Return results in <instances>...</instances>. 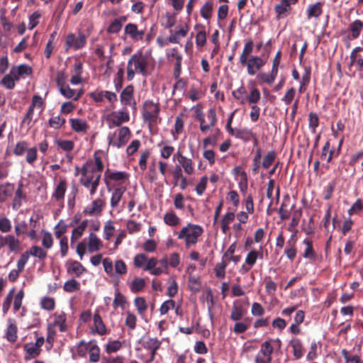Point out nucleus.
I'll list each match as a JSON object with an SVG mask.
<instances>
[{
  "instance_id": "nucleus-58",
  "label": "nucleus",
  "mask_w": 363,
  "mask_h": 363,
  "mask_svg": "<svg viewBox=\"0 0 363 363\" xmlns=\"http://www.w3.org/2000/svg\"><path fill=\"white\" fill-rule=\"evenodd\" d=\"M196 118L200 122V130L203 133H207V131L210 129V125L206 124L205 118L203 112L201 110L196 111Z\"/></svg>"
},
{
  "instance_id": "nucleus-31",
  "label": "nucleus",
  "mask_w": 363,
  "mask_h": 363,
  "mask_svg": "<svg viewBox=\"0 0 363 363\" xmlns=\"http://www.w3.org/2000/svg\"><path fill=\"white\" fill-rule=\"evenodd\" d=\"M278 73L272 70L270 73L259 72L257 74V79L261 82L272 84L276 79Z\"/></svg>"
},
{
  "instance_id": "nucleus-25",
  "label": "nucleus",
  "mask_w": 363,
  "mask_h": 363,
  "mask_svg": "<svg viewBox=\"0 0 363 363\" xmlns=\"http://www.w3.org/2000/svg\"><path fill=\"white\" fill-rule=\"evenodd\" d=\"M14 189L13 184L7 182L0 184V203H4L8 198L11 196Z\"/></svg>"
},
{
  "instance_id": "nucleus-54",
  "label": "nucleus",
  "mask_w": 363,
  "mask_h": 363,
  "mask_svg": "<svg viewBox=\"0 0 363 363\" xmlns=\"http://www.w3.org/2000/svg\"><path fill=\"white\" fill-rule=\"evenodd\" d=\"M134 305L140 315H143L147 309V303L145 298L139 296L134 299Z\"/></svg>"
},
{
  "instance_id": "nucleus-8",
  "label": "nucleus",
  "mask_w": 363,
  "mask_h": 363,
  "mask_svg": "<svg viewBox=\"0 0 363 363\" xmlns=\"http://www.w3.org/2000/svg\"><path fill=\"white\" fill-rule=\"evenodd\" d=\"M246 64L241 65L245 66L247 72L249 75L253 76L256 74L257 72L260 70L266 64V61L259 56L254 55L246 60Z\"/></svg>"
},
{
  "instance_id": "nucleus-6",
  "label": "nucleus",
  "mask_w": 363,
  "mask_h": 363,
  "mask_svg": "<svg viewBox=\"0 0 363 363\" xmlns=\"http://www.w3.org/2000/svg\"><path fill=\"white\" fill-rule=\"evenodd\" d=\"M116 133H110L108 136V145L121 148L126 145L130 138L131 133L128 127L123 126L118 129V138L114 140Z\"/></svg>"
},
{
  "instance_id": "nucleus-10",
  "label": "nucleus",
  "mask_w": 363,
  "mask_h": 363,
  "mask_svg": "<svg viewBox=\"0 0 363 363\" xmlns=\"http://www.w3.org/2000/svg\"><path fill=\"white\" fill-rule=\"evenodd\" d=\"M247 313V310L240 301H235L230 309V319L232 321H240Z\"/></svg>"
},
{
  "instance_id": "nucleus-63",
  "label": "nucleus",
  "mask_w": 363,
  "mask_h": 363,
  "mask_svg": "<svg viewBox=\"0 0 363 363\" xmlns=\"http://www.w3.org/2000/svg\"><path fill=\"white\" fill-rule=\"evenodd\" d=\"M26 161L29 164H33L38 158V150L35 147H28L26 150Z\"/></svg>"
},
{
  "instance_id": "nucleus-55",
  "label": "nucleus",
  "mask_w": 363,
  "mask_h": 363,
  "mask_svg": "<svg viewBox=\"0 0 363 363\" xmlns=\"http://www.w3.org/2000/svg\"><path fill=\"white\" fill-rule=\"evenodd\" d=\"M264 283L266 293L269 296H274L277 291V284L270 277L264 278Z\"/></svg>"
},
{
  "instance_id": "nucleus-26",
  "label": "nucleus",
  "mask_w": 363,
  "mask_h": 363,
  "mask_svg": "<svg viewBox=\"0 0 363 363\" xmlns=\"http://www.w3.org/2000/svg\"><path fill=\"white\" fill-rule=\"evenodd\" d=\"M290 345L293 348V354L295 359H301L304 353V348L301 340L298 338H294L291 340Z\"/></svg>"
},
{
  "instance_id": "nucleus-50",
  "label": "nucleus",
  "mask_w": 363,
  "mask_h": 363,
  "mask_svg": "<svg viewBox=\"0 0 363 363\" xmlns=\"http://www.w3.org/2000/svg\"><path fill=\"white\" fill-rule=\"evenodd\" d=\"M63 289L66 292L72 293L80 289V284L74 279H72L64 284Z\"/></svg>"
},
{
  "instance_id": "nucleus-38",
  "label": "nucleus",
  "mask_w": 363,
  "mask_h": 363,
  "mask_svg": "<svg viewBox=\"0 0 363 363\" xmlns=\"http://www.w3.org/2000/svg\"><path fill=\"white\" fill-rule=\"evenodd\" d=\"M24 350L28 355V357H25L26 360L38 357L41 352V349L35 347L33 342L26 344L24 345Z\"/></svg>"
},
{
  "instance_id": "nucleus-47",
  "label": "nucleus",
  "mask_w": 363,
  "mask_h": 363,
  "mask_svg": "<svg viewBox=\"0 0 363 363\" xmlns=\"http://www.w3.org/2000/svg\"><path fill=\"white\" fill-rule=\"evenodd\" d=\"M115 297L113 302V306L115 309L118 307L124 308L126 304V298L120 292L118 289L115 290L114 293Z\"/></svg>"
},
{
  "instance_id": "nucleus-12",
  "label": "nucleus",
  "mask_w": 363,
  "mask_h": 363,
  "mask_svg": "<svg viewBox=\"0 0 363 363\" xmlns=\"http://www.w3.org/2000/svg\"><path fill=\"white\" fill-rule=\"evenodd\" d=\"M2 247H8L9 251L16 252L21 247L20 240L13 235H1Z\"/></svg>"
},
{
  "instance_id": "nucleus-30",
  "label": "nucleus",
  "mask_w": 363,
  "mask_h": 363,
  "mask_svg": "<svg viewBox=\"0 0 363 363\" xmlns=\"http://www.w3.org/2000/svg\"><path fill=\"white\" fill-rule=\"evenodd\" d=\"M250 327V322L249 318H245L243 320L235 321L234 327L231 328V331L234 333L239 335L246 332Z\"/></svg>"
},
{
  "instance_id": "nucleus-41",
  "label": "nucleus",
  "mask_w": 363,
  "mask_h": 363,
  "mask_svg": "<svg viewBox=\"0 0 363 363\" xmlns=\"http://www.w3.org/2000/svg\"><path fill=\"white\" fill-rule=\"evenodd\" d=\"M213 3L211 0L207 1L203 6L201 8L200 13L201 16L206 19L208 20L211 18L213 14Z\"/></svg>"
},
{
  "instance_id": "nucleus-21",
  "label": "nucleus",
  "mask_w": 363,
  "mask_h": 363,
  "mask_svg": "<svg viewBox=\"0 0 363 363\" xmlns=\"http://www.w3.org/2000/svg\"><path fill=\"white\" fill-rule=\"evenodd\" d=\"M88 239L87 247L89 253L99 250L103 246L102 241L94 233H89Z\"/></svg>"
},
{
  "instance_id": "nucleus-34",
  "label": "nucleus",
  "mask_w": 363,
  "mask_h": 363,
  "mask_svg": "<svg viewBox=\"0 0 363 363\" xmlns=\"http://www.w3.org/2000/svg\"><path fill=\"white\" fill-rule=\"evenodd\" d=\"M55 143L57 147L67 152H72L74 148V143L72 140L57 138Z\"/></svg>"
},
{
  "instance_id": "nucleus-14",
  "label": "nucleus",
  "mask_w": 363,
  "mask_h": 363,
  "mask_svg": "<svg viewBox=\"0 0 363 363\" xmlns=\"http://www.w3.org/2000/svg\"><path fill=\"white\" fill-rule=\"evenodd\" d=\"M15 67H12L9 73L6 74L0 81V84L8 89H13L15 87L16 82L19 80L15 75Z\"/></svg>"
},
{
  "instance_id": "nucleus-44",
  "label": "nucleus",
  "mask_w": 363,
  "mask_h": 363,
  "mask_svg": "<svg viewBox=\"0 0 363 363\" xmlns=\"http://www.w3.org/2000/svg\"><path fill=\"white\" fill-rule=\"evenodd\" d=\"M201 28L202 30H199L196 36V44L198 47H203L206 43V33L204 30V27L200 24H196L194 27L195 29Z\"/></svg>"
},
{
  "instance_id": "nucleus-51",
  "label": "nucleus",
  "mask_w": 363,
  "mask_h": 363,
  "mask_svg": "<svg viewBox=\"0 0 363 363\" xmlns=\"http://www.w3.org/2000/svg\"><path fill=\"white\" fill-rule=\"evenodd\" d=\"M28 253L30 255H32L35 257H37L40 259H45L47 257V252L44 250L42 247L35 245L32 246Z\"/></svg>"
},
{
  "instance_id": "nucleus-46",
  "label": "nucleus",
  "mask_w": 363,
  "mask_h": 363,
  "mask_svg": "<svg viewBox=\"0 0 363 363\" xmlns=\"http://www.w3.org/2000/svg\"><path fill=\"white\" fill-rule=\"evenodd\" d=\"M89 362H98L100 359V348L96 344L89 343Z\"/></svg>"
},
{
  "instance_id": "nucleus-23",
  "label": "nucleus",
  "mask_w": 363,
  "mask_h": 363,
  "mask_svg": "<svg viewBox=\"0 0 363 363\" xmlns=\"http://www.w3.org/2000/svg\"><path fill=\"white\" fill-rule=\"evenodd\" d=\"M26 199V195L23 192V184L20 183L15 191V196L13 199L12 208L18 210L22 205V201Z\"/></svg>"
},
{
  "instance_id": "nucleus-18",
  "label": "nucleus",
  "mask_w": 363,
  "mask_h": 363,
  "mask_svg": "<svg viewBox=\"0 0 363 363\" xmlns=\"http://www.w3.org/2000/svg\"><path fill=\"white\" fill-rule=\"evenodd\" d=\"M177 157L179 163L183 167L184 172L188 174H192L194 172V169L191 159L184 156L180 152H177Z\"/></svg>"
},
{
  "instance_id": "nucleus-32",
  "label": "nucleus",
  "mask_w": 363,
  "mask_h": 363,
  "mask_svg": "<svg viewBox=\"0 0 363 363\" xmlns=\"http://www.w3.org/2000/svg\"><path fill=\"white\" fill-rule=\"evenodd\" d=\"M363 29V22L357 19L350 24L349 30L351 33L352 39H357L360 35Z\"/></svg>"
},
{
  "instance_id": "nucleus-59",
  "label": "nucleus",
  "mask_w": 363,
  "mask_h": 363,
  "mask_svg": "<svg viewBox=\"0 0 363 363\" xmlns=\"http://www.w3.org/2000/svg\"><path fill=\"white\" fill-rule=\"evenodd\" d=\"M277 154L275 151L272 150L267 153V155L264 157L263 161L262 163V167L264 169H268L274 162L276 159Z\"/></svg>"
},
{
  "instance_id": "nucleus-35",
  "label": "nucleus",
  "mask_w": 363,
  "mask_h": 363,
  "mask_svg": "<svg viewBox=\"0 0 363 363\" xmlns=\"http://www.w3.org/2000/svg\"><path fill=\"white\" fill-rule=\"evenodd\" d=\"M235 213L233 212H228L224 215L220 221L222 232L226 234L229 230V225L234 220Z\"/></svg>"
},
{
  "instance_id": "nucleus-60",
  "label": "nucleus",
  "mask_w": 363,
  "mask_h": 363,
  "mask_svg": "<svg viewBox=\"0 0 363 363\" xmlns=\"http://www.w3.org/2000/svg\"><path fill=\"white\" fill-rule=\"evenodd\" d=\"M308 127L313 133L316 131V128L319 125V118L317 113L311 112L308 114Z\"/></svg>"
},
{
  "instance_id": "nucleus-11",
  "label": "nucleus",
  "mask_w": 363,
  "mask_h": 363,
  "mask_svg": "<svg viewBox=\"0 0 363 363\" xmlns=\"http://www.w3.org/2000/svg\"><path fill=\"white\" fill-rule=\"evenodd\" d=\"M106 205L105 200L102 199H97L94 200L91 203L86 206L83 213L89 216H100L103 211V209Z\"/></svg>"
},
{
  "instance_id": "nucleus-5",
  "label": "nucleus",
  "mask_w": 363,
  "mask_h": 363,
  "mask_svg": "<svg viewBox=\"0 0 363 363\" xmlns=\"http://www.w3.org/2000/svg\"><path fill=\"white\" fill-rule=\"evenodd\" d=\"M88 36L89 34L82 31L78 33V35L73 33H68L65 38V50L67 51L69 49L79 50L84 48L86 45Z\"/></svg>"
},
{
  "instance_id": "nucleus-37",
  "label": "nucleus",
  "mask_w": 363,
  "mask_h": 363,
  "mask_svg": "<svg viewBox=\"0 0 363 363\" xmlns=\"http://www.w3.org/2000/svg\"><path fill=\"white\" fill-rule=\"evenodd\" d=\"M125 191V188L124 187H118L114 189L111 198V206L112 208L118 206Z\"/></svg>"
},
{
  "instance_id": "nucleus-61",
  "label": "nucleus",
  "mask_w": 363,
  "mask_h": 363,
  "mask_svg": "<svg viewBox=\"0 0 363 363\" xmlns=\"http://www.w3.org/2000/svg\"><path fill=\"white\" fill-rule=\"evenodd\" d=\"M15 67V75L19 79L21 76H23L24 74L28 76L32 73L31 67L27 65L22 64Z\"/></svg>"
},
{
  "instance_id": "nucleus-7",
  "label": "nucleus",
  "mask_w": 363,
  "mask_h": 363,
  "mask_svg": "<svg viewBox=\"0 0 363 363\" xmlns=\"http://www.w3.org/2000/svg\"><path fill=\"white\" fill-rule=\"evenodd\" d=\"M298 0H279V4L274 6L276 19L279 21L286 18L292 10V6L297 4Z\"/></svg>"
},
{
  "instance_id": "nucleus-9",
  "label": "nucleus",
  "mask_w": 363,
  "mask_h": 363,
  "mask_svg": "<svg viewBox=\"0 0 363 363\" xmlns=\"http://www.w3.org/2000/svg\"><path fill=\"white\" fill-rule=\"evenodd\" d=\"M124 33L133 41H143L145 34V29H139L137 24L128 23L124 28Z\"/></svg>"
},
{
  "instance_id": "nucleus-39",
  "label": "nucleus",
  "mask_w": 363,
  "mask_h": 363,
  "mask_svg": "<svg viewBox=\"0 0 363 363\" xmlns=\"http://www.w3.org/2000/svg\"><path fill=\"white\" fill-rule=\"evenodd\" d=\"M145 286V281L143 278L135 277L130 285L132 293L137 294L142 291Z\"/></svg>"
},
{
  "instance_id": "nucleus-52",
  "label": "nucleus",
  "mask_w": 363,
  "mask_h": 363,
  "mask_svg": "<svg viewBox=\"0 0 363 363\" xmlns=\"http://www.w3.org/2000/svg\"><path fill=\"white\" fill-rule=\"evenodd\" d=\"M261 98L260 91L257 88L253 87L250 89L249 95L245 97V101L250 104H256Z\"/></svg>"
},
{
  "instance_id": "nucleus-17",
  "label": "nucleus",
  "mask_w": 363,
  "mask_h": 363,
  "mask_svg": "<svg viewBox=\"0 0 363 363\" xmlns=\"http://www.w3.org/2000/svg\"><path fill=\"white\" fill-rule=\"evenodd\" d=\"M323 2H316L313 4H309L306 9L307 18H318L323 13Z\"/></svg>"
},
{
  "instance_id": "nucleus-40",
  "label": "nucleus",
  "mask_w": 363,
  "mask_h": 363,
  "mask_svg": "<svg viewBox=\"0 0 363 363\" xmlns=\"http://www.w3.org/2000/svg\"><path fill=\"white\" fill-rule=\"evenodd\" d=\"M290 202V197L286 195L284 197L283 202L279 208V215L281 220H284L289 218V211L287 209L288 203Z\"/></svg>"
},
{
  "instance_id": "nucleus-2",
  "label": "nucleus",
  "mask_w": 363,
  "mask_h": 363,
  "mask_svg": "<svg viewBox=\"0 0 363 363\" xmlns=\"http://www.w3.org/2000/svg\"><path fill=\"white\" fill-rule=\"evenodd\" d=\"M148 58L141 50L133 55L127 64V79L132 81L135 72L146 75L148 67Z\"/></svg>"
},
{
  "instance_id": "nucleus-48",
  "label": "nucleus",
  "mask_w": 363,
  "mask_h": 363,
  "mask_svg": "<svg viewBox=\"0 0 363 363\" xmlns=\"http://www.w3.org/2000/svg\"><path fill=\"white\" fill-rule=\"evenodd\" d=\"M183 116L184 115L181 113L179 116H177L175 118L174 132L172 131L174 140L177 139V136H176L175 134L179 135L182 133L184 130V122Z\"/></svg>"
},
{
  "instance_id": "nucleus-20",
  "label": "nucleus",
  "mask_w": 363,
  "mask_h": 363,
  "mask_svg": "<svg viewBox=\"0 0 363 363\" xmlns=\"http://www.w3.org/2000/svg\"><path fill=\"white\" fill-rule=\"evenodd\" d=\"M254 49V43L252 40H249L245 42L242 53L240 55V63L241 65L246 64L247 62L246 60L249 59L252 55Z\"/></svg>"
},
{
  "instance_id": "nucleus-42",
  "label": "nucleus",
  "mask_w": 363,
  "mask_h": 363,
  "mask_svg": "<svg viewBox=\"0 0 363 363\" xmlns=\"http://www.w3.org/2000/svg\"><path fill=\"white\" fill-rule=\"evenodd\" d=\"M164 222L169 226H177L179 224L180 218L173 211L167 212L164 215Z\"/></svg>"
},
{
  "instance_id": "nucleus-56",
  "label": "nucleus",
  "mask_w": 363,
  "mask_h": 363,
  "mask_svg": "<svg viewBox=\"0 0 363 363\" xmlns=\"http://www.w3.org/2000/svg\"><path fill=\"white\" fill-rule=\"evenodd\" d=\"M28 148V144L26 141H19L16 144L13 152L16 156L20 157L22 156L26 152Z\"/></svg>"
},
{
  "instance_id": "nucleus-27",
  "label": "nucleus",
  "mask_w": 363,
  "mask_h": 363,
  "mask_svg": "<svg viewBox=\"0 0 363 363\" xmlns=\"http://www.w3.org/2000/svg\"><path fill=\"white\" fill-rule=\"evenodd\" d=\"M67 271L68 273L74 274L77 277H79L86 272V269L79 262L72 261L67 267Z\"/></svg>"
},
{
  "instance_id": "nucleus-15",
  "label": "nucleus",
  "mask_w": 363,
  "mask_h": 363,
  "mask_svg": "<svg viewBox=\"0 0 363 363\" xmlns=\"http://www.w3.org/2000/svg\"><path fill=\"white\" fill-rule=\"evenodd\" d=\"M111 123L113 126L119 127L122 123L129 121L130 116L127 111L121 110L113 112Z\"/></svg>"
},
{
  "instance_id": "nucleus-28",
  "label": "nucleus",
  "mask_w": 363,
  "mask_h": 363,
  "mask_svg": "<svg viewBox=\"0 0 363 363\" xmlns=\"http://www.w3.org/2000/svg\"><path fill=\"white\" fill-rule=\"evenodd\" d=\"M66 320V314L64 312H57L54 314L53 325L54 326H58L60 332L67 330Z\"/></svg>"
},
{
  "instance_id": "nucleus-64",
  "label": "nucleus",
  "mask_w": 363,
  "mask_h": 363,
  "mask_svg": "<svg viewBox=\"0 0 363 363\" xmlns=\"http://www.w3.org/2000/svg\"><path fill=\"white\" fill-rule=\"evenodd\" d=\"M65 118L60 116H53L49 119V125L52 128L59 129L65 125Z\"/></svg>"
},
{
  "instance_id": "nucleus-57",
  "label": "nucleus",
  "mask_w": 363,
  "mask_h": 363,
  "mask_svg": "<svg viewBox=\"0 0 363 363\" xmlns=\"http://www.w3.org/2000/svg\"><path fill=\"white\" fill-rule=\"evenodd\" d=\"M34 114V109L32 107L28 108L26 114L25 115L23 121H21V126H26L27 129H30L31 128V123L33 121Z\"/></svg>"
},
{
  "instance_id": "nucleus-45",
  "label": "nucleus",
  "mask_w": 363,
  "mask_h": 363,
  "mask_svg": "<svg viewBox=\"0 0 363 363\" xmlns=\"http://www.w3.org/2000/svg\"><path fill=\"white\" fill-rule=\"evenodd\" d=\"M161 341L159 340L157 337H148L143 342V346L147 350H158L161 346Z\"/></svg>"
},
{
  "instance_id": "nucleus-33",
  "label": "nucleus",
  "mask_w": 363,
  "mask_h": 363,
  "mask_svg": "<svg viewBox=\"0 0 363 363\" xmlns=\"http://www.w3.org/2000/svg\"><path fill=\"white\" fill-rule=\"evenodd\" d=\"M303 242L306 246L303 257L306 259H309L311 260H315L316 255L313 247L312 240L308 238H306L303 240Z\"/></svg>"
},
{
  "instance_id": "nucleus-43",
  "label": "nucleus",
  "mask_w": 363,
  "mask_h": 363,
  "mask_svg": "<svg viewBox=\"0 0 363 363\" xmlns=\"http://www.w3.org/2000/svg\"><path fill=\"white\" fill-rule=\"evenodd\" d=\"M228 261L223 259L216 264L214 268L215 275L218 279H224L225 277V269L228 266Z\"/></svg>"
},
{
  "instance_id": "nucleus-29",
  "label": "nucleus",
  "mask_w": 363,
  "mask_h": 363,
  "mask_svg": "<svg viewBox=\"0 0 363 363\" xmlns=\"http://www.w3.org/2000/svg\"><path fill=\"white\" fill-rule=\"evenodd\" d=\"M93 320L96 332L100 335H106L107 333L106 327L99 313H94Z\"/></svg>"
},
{
  "instance_id": "nucleus-16",
  "label": "nucleus",
  "mask_w": 363,
  "mask_h": 363,
  "mask_svg": "<svg viewBox=\"0 0 363 363\" xmlns=\"http://www.w3.org/2000/svg\"><path fill=\"white\" fill-rule=\"evenodd\" d=\"M73 74L70 79L72 85H77L82 82V74L83 72V64L79 60H76L72 70Z\"/></svg>"
},
{
  "instance_id": "nucleus-49",
  "label": "nucleus",
  "mask_w": 363,
  "mask_h": 363,
  "mask_svg": "<svg viewBox=\"0 0 363 363\" xmlns=\"http://www.w3.org/2000/svg\"><path fill=\"white\" fill-rule=\"evenodd\" d=\"M222 134L219 128L215 129V134L203 140V146L206 148L208 145L215 146L217 144L218 137Z\"/></svg>"
},
{
  "instance_id": "nucleus-53",
  "label": "nucleus",
  "mask_w": 363,
  "mask_h": 363,
  "mask_svg": "<svg viewBox=\"0 0 363 363\" xmlns=\"http://www.w3.org/2000/svg\"><path fill=\"white\" fill-rule=\"evenodd\" d=\"M15 292V288H12L7 294L3 304H2V312L4 314H6L11 307L12 300L13 298Z\"/></svg>"
},
{
  "instance_id": "nucleus-24",
  "label": "nucleus",
  "mask_w": 363,
  "mask_h": 363,
  "mask_svg": "<svg viewBox=\"0 0 363 363\" xmlns=\"http://www.w3.org/2000/svg\"><path fill=\"white\" fill-rule=\"evenodd\" d=\"M134 87L133 85H128L121 91L120 101L122 105L126 106L130 104L133 98Z\"/></svg>"
},
{
  "instance_id": "nucleus-36",
  "label": "nucleus",
  "mask_w": 363,
  "mask_h": 363,
  "mask_svg": "<svg viewBox=\"0 0 363 363\" xmlns=\"http://www.w3.org/2000/svg\"><path fill=\"white\" fill-rule=\"evenodd\" d=\"M234 136L245 142H248L252 139V138H255V134L250 130L247 128L235 129Z\"/></svg>"
},
{
  "instance_id": "nucleus-4",
  "label": "nucleus",
  "mask_w": 363,
  "mask_h": 363,
  "mask_svg": "<svg viewBox=\"0 0 363 363\" xmlns=\"http://www.w3.org/2000/svg\"><path fill=\"white\" fill-rule=\"evenodd\" d=\"M203 230L201 226L196 224L189 223L178 233V239L184 240L185 247L189 248L192 245H195L199 238L203 234Z\"/></svg>"
},
{
  "instance_id": "nucleus-13",
  "label": "nucleus",
  "mask_w": 363,
  "mask_h": 363,
  "mask_svg": "<svg viewBox=\"0 0 363 363\" xmlns=\"http://www.w3.org/2000/svg\"><path fill=\"white\" fill-rule=\"evenodd\" d=\"M128 174L125 172H111L109 169L104 173V182L107 186H109V180L123 182L128 178Z\"/></svg>"
},
{
  "instance_id": "nucleus-22",
  "label": "nucleus",
  "mask_w": 363,
  "mask_h": 363,
  "mask_svg": "<svg viewBox=\"0 0 363 363\" xmlns=\"http://www.w3.org/2000/svg\"><path fill=\"white\" fill-rule=\"evenodd\" d=\"M70 126L77 133H86L89 129L87 123L81 118H70Z\"/></svg>"
},
{
  "instance_id": "nucleus-1",
  "label": "nucleus",
  "mask_w": 363,
  "mask_h": 363,
  "mask_svg": "<svg viewBox=\"0 0 363 363\" xmlns=\"http://www.w3.org/2000/svg\"><path fill=\"white\" fill-rule=\"evenodd\" d=\"M92 160H87L80 169L82 177L79 179L80 184L86 189H89V194L93 196L96 194L100 184L101 174L100 172L91 169L90 166Z\"/></svg>"
},
{
  "instance_id": "nucleus-62",
  "label": "nucleus",
  "mask_w": 363,
  "mask_h": 363,
  "mask_svg": "<svg viewBox=\"0 0 363 363\" xmlns=\"http://www.w3.org/2000/svg\"><path fill=\"white\" fill-rule=\"evenodd\" d=\"M6 339L11 342H14L17 340V327L15 324L11 323L7 328Z\"/></svg>"
},
{
  "instance_id": "nucleus-19",
  "label": "nucleus",
  "mask_w": 363,
  "mask_h": 363,
  "mask_svg": "<svg viewBox=\"0 0 363 363\" xmlns=\"http://www.w3.org/2000/svg\"><path fill=\"white\" fill-rule=\"evenodd\" d=\"M67 188V184L66 180L60 179L52 195V198L55 199L57 201H63Z\"/></svg>"
},
{
  "instance_id": "nucleus-3",
  "label": "nucleus",
  "mask_w": 363,
  "mask_h": 363,
  "mask_svg": "<svg viewBox=\"0 0 363 363\" xmlns=\"http://www.w3.org/2000/svg\"><path fill=\"white\" fill-rule=\"evenodd\" d=\"M160 105L151 100H146L143 102L141 115L143 122L147 123L150 130L161 123L160 117Z\"/></svg>"
}]
</instances>
